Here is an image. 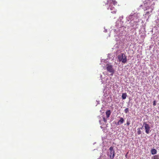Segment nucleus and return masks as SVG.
Segmentation results:
<instances>
[{"label":"nucleus","instance_id":"f257e3e1","mask_svg":"<svg viewBox=\"0 0 159 159\" xmlns=\"http://www.w3.org/2000/svg\"><path fill=\"white\" fill-rule=\"evenodd\" d=\"M117 58L120 62H121L123 63H125L127 61V56L124 53H121L118 55Z\"/></svg>","mask_w":159,"mask_h":159},{"label":"nucleus","instance_id":"f03ea898","mask_svg":"<svg viewBox=\"0 0 159 159\" xmlns=\"http://www.w3.org/2000/svg\"><path fill=\"white\" fill-rule=\"evenodd\" d=\"M109 158L110 159H114L115 156V151L114 149V148L111 146L109 148Z\"/></svg>","mask_w":159,"mask_h":159},{"label":"nucleus","instance_id":"7ed1b4c3","mask_svg":"<svg viewBox=\"0 0 159 159\" xmlns=\"http://www.w3.org/2000/svg\"><path fill=\"white\" fill-rule=\"evenodd\" d=\"M107 69L108 71L111 73L112 75L114 73V70L111 65H109L108 64H106Z\"/></svg>","mask_w":159,"mask_h":159},{"label":"nucleus","instance_id":"20e7f679","mask_svg":"<svg viewBox=\"0 0 159 159\" xmlns=\"http://www.w3.org/2000/svg\"><path fill=\"white\" fill-rule=\"evenodd\" d=\"M143 124L144 125V127L145 129V132L147 134H149V133L150 130V129L149 125L145 122H144Z\"/></svg>","mask_w":159,"mask_h":159},{"label":"nucleus","instance_id":"39448f33","mask_svg":"<svg viewBox=\"0 0 159 159\" xmlns=\"http://www.w3.org/2000/svg\"><path fill=\"white\" fill-rule=\"evenodd\" d=\"M109 8L112 11H111V13L113 14H116V9L114 7H112L111 6V4H110Z\"/></svg>","mask_w":159,"mask_h":159},{"label":"nucleus","instance_id":"423d86ee","mask_svg":"<svg viewBox=\"0 0 159 159\" xmlns=\"http://www.w3.org/2000/svg\"><path fill=\"white\" fill-rule=\"evenodd\" d=\"M124 121V120L122 117H120V119L117 123V125H119L120 124H123Z\"/></svg>","mask_w":159,"mask_h":159},{"label":"nucleus","instance_id":"0eeeda50","mask_svg":"<svg viewBox=\"0 0 159 159\" xmlns=\"http://www.w3.org/2000/svg\"><path fill=\"white\" fill-rule=\"evenodd\" d=\"M108 2H110L111 4H113L114 5H116L117 4V2L115 0H108Z\"/></svg>","mask_w":159,"mask_h":159},{"label":"nucleus","instance_id":"6e6552de","mask_svg":"<svg viewBox=\"0 0 159 159\" xmlns=\"http://www.w3.org/2000/svg\"><path fill=\"white\" fill-rule=\"evenodd\" d=\"M106 114L107 117L109 118L111 114V111L110 110L107 111L106 112Z\"/></svg>","mask_w":159,"mask_h":159},{"label":"nucleus","instance_id":"1a4fd4ad","mask_svg":"<svg viewBox=\"0 0 159 159\" xmlns=\"http://www.w3.org/2000/svg\"><path fill=\"white\" fill-rule=\"evenodd\" d=\"M157 150L155 149H152L151 151V152L152 155H154L157 153Z\"/></svg>","mask_w":159,"mask_h":159},{"label":"nucleus","instance_id":"9d476101","mask_svg":"<svg viewBox=\"0 0 159 159\" xmlns=\"http://www.w3.org/2000/svg\"><path fill=\"white\" fill-rule=\"evenodd\" d=\"M127 96V95L126 93H123L122 95V98L123 99H126Z\"/></svg>","mask_w":159,"mask_h":159},{"label":"nucleus","instance_id":"9b49d317","mask_svg":"<svg viewBox=\"0 0 159 159\" xmlns=\"http://www.w3.org/2000/svg\"><path fill=\"white\" fill-rule=\"evenodd\" d=\"M137 134L138 135H140L141 134V131L140 130V128H139L137 129Z\"/></svg>","mask_w":159,"mask_h":159},{"label":"nucleus","instance_id":"f8f14e48","mask_svg":"<svg viewBox=\"0 0 159 159\" xmlns=\"http://www.w3.org/2000/svg\"><path fill=\"white\" fill-rule=\"evenodd\" d=\"M125 113H127L129 111V108H126L125 110Z\"/></svg>","mask_w":159,"mask_h":159},{"label":"nucleus","instance_id":"ddd939ff","mask_svg":"<svg viewBox=\"0 0 159 159\" xmlns=\"http://www.w3.org/2000/svg\"><path fill=\"white\" fill-rule=\"evenodd\" d=\"M153 159H159V157L157 155L154 156L153 157Z\"/></svg>","mask_w":159,"mask_h":159},{"label":"nucleus","instance_id":"4468645a","mask_svg":"<svg viewBox=\"0 0 159 159\" xmlns=\"http://www.w3.org/2000/svg\"><path fill=\"white\" fill-rule=\"evenodd\" d=\"M130 124V123L129 121H127V123H126V125H129Z\"/></svg>","mask_w":159,"mask_h":159},{"label":"nucleus","instance_id":"2eb2a0df","mask_svg":"<svg viewBox=\"0 0 159 159\" xmlns=\"http://www.w3.org/2000/svg\"><path fill=\"white\" fill-rule=\"evenodd\" d=\"M103 120L105 122H106L107 120H106V118L105 117L103 118Z\"/></svg>","mask_w":159,"mask_h":159},{"label":"nucleus","instance_id":"dca6fc26","mask_svg":"<svg viewBox=\"0 0 159 159\" xmlns=\"http://www.w3.org/2000/svg\"><path fill=\"white\" fill-rule=\"evenodd\" d=\"M153 106H155L156 105V101H153Z\"/></svg>","mask_w":159,"mask_h":159},{"label":"nucleus","instance_id":"f3484780","mask_svg":"<svg viewBox=\"0 0 159 159\" xmlns=\"http://www.w3.org/2000/svg\"><path fill=\"white\" fill-rule=\"evenodd\" d=\"M128 152L127 153V154L125 155V157H127V154H128Z\"/></svg>","mask_w":159,"mask_h":159},{"label":"nucleus","instance_id":"a211bd4d","mask_svg":"<svg viewBox=\"0 0 159 159\" xmlns=\"http://www.w3.org/2000/svg\"><path fill=\"white\" fill-rule=\"evenodd\" d=\"M142 128H141L140 129H142Z\"/></svg>","mask_w":159,"mask_h":159}]
</instances>
